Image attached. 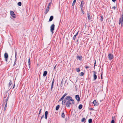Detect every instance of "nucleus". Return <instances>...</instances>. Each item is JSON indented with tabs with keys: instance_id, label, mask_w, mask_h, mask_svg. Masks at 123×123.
<instances>
[{
	"instance_id": "1",
	"label": "nucleus",
	"mask_w": 123,
	"mask_h": 123,
	"mask_svg": "<svg viewBox=\"0 0 123 123\" xmlns=\"http://www.w3.org/2000/svg\"><path fill=\"white\" fill-rule=\"evenodd\" d=\"M66 102V106L67 107H69L70 106V105L73 104L74 103V101L72 99L71 97L70 96H68L66 97L64 100L62 101V104L64 105Z\"/></svg>"
},
{
	"instance_id": "2",
	"label": "nucleus",
	"mask_w": 123,
	"mask_h": 123,
	"mask_svg": "<svg viewBox=\"0 0 123 123\" xmlns=\"http://www.w3.org/2000/svg\"><path fill=\"white\" fill-rule=\"evenodd\" d=\"M8 99V97H7V98L6 99H4L3 100V104L4 105V103H6V104L5 105V106L4 108V111H5L6 110V107H7V101Z\"/></svg>"
},
{
	"instance_id": "3",
	"label": "nucleus",
	"mask_w": 123,
	"mask_h": 123,
	"mask_svg": "<svg viewBox=\"0 0 123 123\" xmlns=\"http://www.w3.org/2000/svg\"><path fill=\"white\" fill-rule=\"evenodd\" d=\"M121 23V26H122L123 24V15H122L121 18H119V24L120 25Z\"/></svg>"
},
{
	"instance_id": "4",
	"label": "nucleus",
	"mask_w": 123,
	"mask_h": 123,
	"mask_svg": "<svg viewBox=\"0 0 123 123\" xmlns=\"http://www.w3.org/2000/svg\"><path fill=\"white\" fill-rule=\"evenodd\" d=\"M55 25L53 24H52L50 27V31L52 33L54 32V31L55 30Z\"/></svg>"
},
{
	"instance_id": "5",
	"label": "nucleus",
	"mask_w": 123,
	"mask_h": 123,
	"mask_svg": "<svg viewBox=\"0 0 123 123\" xmlns=\"http://www.w3.org/2000/svg\"><path fill=\"white\" fill-rule=\"evenodd\" d=\"M4 57L6 62H7L8 60V54L6 53H5L4 55Z\"/></svg>"
},
{
	"instance_id": "6",
	"label": "nucleus",
	"mask_w": 123,
	"mask_h": 123,
	"mask_svg": "<svg viewBox=\"0 0 123 123\" xmlns=\"http://www.w3.org/2000/svg\"><path fill=\"white\" fill-rule=\"evenodd\" d=\"M93 79L94 80H95L97 78V76L96 75V72L95 71H93Z\"/></svg>"
},
{
	"instance_id": "7",
	"label": "nucleus",
	"mask_w": 123,
	"mask_h": 123,
	"mask_svg": "<svg viewBox=\"0 0 123 123\" xmlns=\"http://www.w3.org/2000/svg\"><path fill=\"white\" fill-rule=\"evenodd\" d=\"M108 57L109 60H111L113 58V55L110 54H108Z\"/></svg>"
},
{
	"instance_id": "8",
	"label": "nucleus",
	"mask_w": 123,
	"mask_h": 123,
	"mask_svg": "<svg viewBox=\"0 0 123 123\" xmlns=\"http://www.w3.org/2000/svg\"><path fill=\"white\" fill-rule=\"evenodd\" d=\"M10 15L14 18H15L16 17L15 15L14 12L12 11H11L10 12Z\"/></svg>"
},
{
	"instance_id": "9",
	"label": "nucleus",
	"mask_w": 123,
	"mask_h": 123,
	"mask_svg": "<svg viewBox=\"0 0 123 123\" xmlns=\"http://www.w3.org/2000/svg\"><path fill=\"white\" fill-rule=\"evenodd\" d=\"M67 95V93H66L64 95L62 96V98L59 99V101H60L62 100L64 97Z\"/></svg>"
},
{
	"instance_id": "10",
	"label": "nucleus",
	"mask_w": 123,
	"mask_h": 123,
	"mask_svg": "<svg viewBox=\"0 0 123 123\" xmlns=\"http://www.w3.org/2000/svg\"><path fill=\"white\" fill-rule=\"evenodd\" d=\"M15 62H14V65H13L14 66L15 65V64L16 63V62L17 61V58L16 57L17 52L16 51H15Z\"/></svg>"
},
{
	"instance_id": "11",
	"label": "nucleus",
	"mask_w": 123,
	"mask_h": 123,
	"mask_svg": "<svg viewBox=\"0 0 123 123\" xmlns=\"http://www.w3.org/2000/svg\"><path fill=\"white\" fill-rule=\"evenodd\" d=\"M75 98L76 100L78 101L80 100V98L79 95H76L75 96Z\"/></svg>"
},
{
	"instance_id": "12",
	"label": "nucleus",
	"mask_w": 123,
	"mask_h": 123,
	"mask_svg": "<svg viewBox=\"0 0 123 123\" xmlns=\"http://www.w3.org/2000/svg\"><path fill=\"white\" fill-rule=\"evenodd\" d=\"M84 5V2L83 1H82L81 3V5H80V8L81 10H82V9H83V6Z\"/></svg>"
},
{
	"instance_id": "13",
	"label": "nucleus",
	"mask_w": 123,
	"mask_h": 123,
	"mask_svg": "<svg viewBox=\"0 0 123 123\" xmlns=\"http://www.w3.org/2000/svg\"><path fill=\"white\" fill-rule=\"evenodd\" d=\"M49 10V6L46 9L44 13L45 14H47V13L48 12Z\"/></svg>"
},
{
	"instance_id": "14",
	"label": "nucleus",
	"mask_w": 123,
	"mask_h": 123,
	"mask_svg": "<svg viewBox=\"0 0 123 123\" xmlns=\"http://www.w3.org/2000/svg\"><path fill=\"white\" fill-rule=\"evenodd\" d=\"M93 103L94 106H97L98 105V104L97 103L96 101L94 100L93 101Z\"/></svg>"
},
{
	"instance_id": "15",
	"label": "nucleus",
	"mask_w": 123,
	"mask_h": 123,
	"mask_svg": "<svg viewBox=\"0 0 123 123\" xmlns=\"http://www.w3.org/2000/svg\"><path fill=\"white\" fill-rule=\"evenodd\" d=\"M90 13H87V18L89 20H90L91 19V17L90 16Z\"/></svg>"
},
{
	"instance_id": "16",
	"label": "nucleus",
	"mask_w": 123,
	"mask_h": 123,
	"mask_svg": "<svg viewBox=\"0 0 123 123\" xmlns=\"http://www.w3.org/2000/svg\"><path fill=\"white\" fill-rule=\"evenodd\" d=\"M77 58L79 59L81 61L82 59V57L81 56H77Z\"/></svg>"
},
{
	"instance_id": "17",
	"label": "nucleus",
	"mask_w": 123,
	"mask_h": 123,
	"mask_svg": "<svg viewBox=\"0 0 123 123\" xmlns=\"http://www.w3.org/2000/svg\"><path fill=\"white\" fill-rule=\"evenodd\" d=\"M48 112L47 111H46L45 112V118L47 119V117Z\"/></svg>"
},
{
	"instance_id": "18",
	"label": "nucleus",
	"mask_w": 123,
	"mask_h": 123,
	"mask_svg": "<svg viewBox=\"0 0 123 123\" xmlns=\"http://www.w3.org/2000/svg\"><path fill=\"white\" fill-rule=\"evenodd\" d=\"M53 18V16H51L50 17L49 19V21H51Z\"/></svg>"
},
{
	"instance_id": "19",
	"label": "nucleus",
	"mask_w": 123,
	"mask_h": 123,
	"mask_svg": "<svg viewBox=\"0 0 123 123\" xmlns=\"http://www.w3.org/2000/svg\"><path fill=\"white\" fill-rule=\"evenodd\" d=\"M47 72L46 71H45L44 72L43 75L44 76H45L47 74Z\"/></svg>"
},
{
	"instance_id": "20",
	"label": "nucleus",
	"mask_w": 123,
	"mask_h": 123,
	"mask_svg": "<svg viewBox=\"0 0 123 123\" xmlns=\"http://www.w3.org/2000/svg\"><path fill=\"white\" fill-rule=\"evenodd\" d=\"M12 84V82L10 80H9V82L8 85V86L9 87H10L11 85Z\"/></svg>"
},
{
	"instance_id": "21",
	"label": "nucleus",
	"mask_w": 123,
	"mask_h": 123,
	"mask_svg": "<svg viewBox=\"0 0 123 123\" xmlns=\"http://www.w3.org/2000/svg\"><path fill=\"white\" fill-rule=\"evenodd\" d=\"M78 32L76 33V34L75 35H74V37H73V39L74 40L76 38V36L77 35H78Z\"/></svg>"
},
{
	"instance_id": "22",
	"label": "nucleus",
	"mask_w": 123,
	"mask_h": 123,
	"mask_svg": "<svg viewBox=\"0 0 123 123\" xmlns=\"http://www.w3.org/2000/svg\"><path fill=\"white\" fill-rule=\"evenodd\" d=\"M28 63L29 64V67H30V59L29 58L28 59Z\"/></svg>"
},
{
	"instance_id": "23",
	"label": "nucleus",
	"mask_w": 123,
	"mask_h": 123,
	"mask_svg": "<svg viewBox=\"0 0 123 123\" xmlns=\"http://www.w3.org/2000/svg\"><path fill=\"white\" fill-rule=\"evenodd\" d=\"M61 116L63 118H65V114L63 112L62 113V114L61 115Z\"/></svg>"
},
{
	"instance_id": "24",
	"label": "nucleus",
	"mask_w": 123,
	"mask_h": 123,
	"mask_svg": "<svg viewBox=\"0 0 123 123\" xmlns=\"http://www.w3.org/2000/svg\"><path fill=\"white\" fill-rule=\"evenodd\" d=\"M60 106L59 105H57L56 107V110H58Z\"/></svg>"
},
{
	"instance_id": "25",
	"label": "nucleus",
	"mask_w": 123,
	"mask_h": 123,
	"mask_svg": "<svg viewBox=\"0 0 123 123\" xmlns=\"http://www.w3.org/2000/svg\"><path fill=\"white\" fill-rule=\"evenodd\" d=\"M82 106L81 105H80L79 106V109L80 110L82 108Z\"/></svg>"
},
{
	"instance_id": "26",
	"label": "nucleus",
	"mask_w": 123,
	"mask_h": 123,
	"mask_svg": "<svg viewBox=\"0 0 123 123\" xmlns=\"http://www.w3.org/2000/svg\"><path fill=\"white\" fill-rule=\"evenodd\" d=\"M76 0H74L72 5L73 6H74V5L75 3L76 2Z\"/></svg>"
},
{
	"instance_id": "27",
	"label": "nucleus",
	"mask_w": 123,
	"mask_h": 123,
	"mask_svg": "<svg viewBox=\"0 0 123 123\" xmlns=\"http://www.w3.org/2000/svg\"><path fill=\"white\" fill-rule=\"evenodd\" d=\"M92 120L91 119H90L88 120V122L89 123H92Z\"/></svg>"
},
{
	"instance_id": "28",
	"label": "nucleus",
	"mask_w": 123,
	"mask_h": 123,
	"mask_svg": "<svg viewBox=\"0 0 123 123\" xmlns=\"http://www.w3.org/2000/svg\"><path fill=\"white\" fill-rule=\"evenodd\" d=\"M18 5L19 6H21L22 5L21 3L20 2H19L18 3Z\"/></svg>"
},
{
	"instance_id": "29",
	"label": "nucleus",
	"mask_w": 123,
	"mask_h": 123,
	"mask_svg": "<svg viewBox=\"0 0 123 123\" xmlns=\"http://www.w3.org/2000/svg\"><path fill=\"white\" fill-rule=\"evenodd\" d=\"M85 120V118H83L81 120V121L83 122H84Z\"/></svg>"
},
{
	"instance_id": "30",
	"label": "nucleus",
	"mask_w": 123,
	"mask_h": 123,
	"mask_svg": "<svg viewBox=\"0 0 123 123\" xmlns=\"http://www.w3.org/2000/svg\"><path fill=\"white\" fill-rule=\"evenodd\" d=\"M76 70L77 72H79L80 71V70L79 68H77L76 69Z\"/></svg>"
},
{
	"instance_id": "31",
	"label": "nucleus",
	"mask_w": 123,
	"mask_h": 123,
	"mask_svg": "<svg viewBox=\"0 0 123 123\" xmlns=\"http://www.w3.org/2000/svg\"><path fill=\"white\" fill-rule=\"evenodd\" d=\"M103 19V18L102 15L100 19L101 20V21H102Z\"/></svg>"
},
{
	"instance_id": "32",
	"label": "nucleus",
	"mask_w": 123,
	"mask_h": 123,
	"mask_svg": "<svg viewBox=\"0 0 123 123\" xmlns=\"http://www.w3.org/2000/svg\"><path fill=\"white\" fill-rule=\"evenodd\" d=\"M84 74V73L83 72H81L80 73V76H83Z\"/></svg>"
},
{
	"instance_id": "33",
	"label": "nucleus",
	"mask_w": 123,
	"mask_h": 123,
	"mask_svg": "<svg viewBox=\"0 0 123 123\" xmlns=\"http://www.w3.org/2000/svg\"><path fill=\"white\" fill-rule=\"evenodd\" d=\"M81 10V12H82V13H83V14H84V11H83V9H82V10Z\"/></svg>"
},
{
	"instance_id": "34",
	"label": "nucleus",
	"mask_w": 123,
	"mask_h": 123,
	"mask_svg": "<svg viewBox=\"0 0 123 123\" xmlns=\"http://www.w3.org/2000/svg\"><path fill=\"white\" fill-rule=\"evenodd\" d=\"M111 123H114V121L112 120L111 121Z\"/></svg>"
},
{
	"instance_id": "35",
	"label": "nucleus",
	"mask_w": 123,
	"mask_h": 123,
	"mask_svg": "<svg viewBox=\"0 0 123 123\" xmlns=\"http://www.w3.org/2000/svg\"><path fill=\"white\" fill-rule=\"evenodd\" d=\"M41 110H42V109H41L40 110V111H39V114H40V113H41Z\"/></svg>"
},
{
	"instance_id": "36",
	"label": "nucleus",
	"mask_w": 123,
	"mask_h": 123,
	"mask_svg": "<svg viewBox=\"0 0 123 123\" xmlns=\"http://www.w3.org/2000/svg\"><path fill=\"white\" fill-rule=\"evenodd\" d=\"M52 3V2H50L49 4H48V6H49V5H50V4H51Z\"/></svg>"
},
{
	"instance_id": "37",
	"label": "nucleus",
	"mask_w": 123,
	"mask_h": 123,
	"mask_svg": "<svg viewBox=\"0 0 123 123\" xmlns=\"http://www.w3.org/2000/svg\"><path fill=\"white\" fill-rule=\"evenodd\" d=\"M85 68H86V69H87V68H89L90 67H89V66H86L85 67Z\"/></svg>"
},
{
	"instance_id": "38",
	"label": "nucleus",
	"mask_w": 123,
	"mask_h": 123,
	"mask_svg": "<svg viewBox=\"0 0 123 123\" xmlns=\"http://www.w3.org/2000/svg\"><path fill=\"white\" fill-rule=\"evenodd\" d=\"M112 8L114 9H115L116 8V7L115 6H113L112 7Z\"/></svg>"
},
{
	"instance_id": "39",
	"label": "nucleus",
	"mask_w": 123,
	"mask_h": 123,
	"mask_svg": "<svg viewBox=\"0 0 123 123\" xmlns=\"http://www.w3.org/2000/svg\"><path fill=\"white\" fill-rule=\"evenodd\" d=\"M54 79H53V81H52V85L54 83Z\"/></svg>"
},
{
	"instance_id": "40",
	"label": "nucleus",
	"mask_w": 123,
	"mask_h": 123,
	"mask_svg": "<svg viewBox=\"0 0 123 123\" xmlns=\"http://www.w3.org/2000/svg\"><path fill=\"white\" fill-rule=\"evenodd\" d=\"M53 84L52 85V83L51 86V89H52L53 88Z\"/></svg>"
},
{
	"instance_id": "41",
	"label": "nucleus",
	"mask_w": 123,
	"mask_h": 123,
	"mask_svg": "<svg viewBox=\"0 0 123 123\" xmlns=\"http://www.w3.org/2000/svg\"><path fill=\"white\" fill-rule=\"evenodd\" d=\"M96 61H95V62H94V67H95V64H96Z\"/></svg>"
},
{
	"instance_id": "42",
	"label": "nucleus",
	"mask_w": 123,
	"mask_h": 123,
	"mask_svg": "<svg viewBox=\"0 0 123 123\" xmlns=\"http://www.w3.org/2000/svg\"><path fill=\"white\" fill-rule=\"evenodd\" d=\"M44 115H43L41 117V119H42L44 117Z\"/></svg>"
},
{
	"instance_id": "43",
	"label": "nucleus",
	"mask_w": 123,
	"mask_h": 123,
	"mask_svg": "<svg viewBox=\"0 0 123 123\" xmlns=\"http://www.w3.org/2000/svg\"><path fill=\"white\" fill-rule=\"evenodd\" d=\"M101 78L102 79H103V77H102V74H101Z\"/></svg>"
},
{
	"instance_id": "44",
	"label": "nucleus",
	"mask_w": 123,
	"mask_h": 123,
	"mask_svg": "<svg viewBox=\"0 0 123 123\" xmlns=\"http://www.w3.org/2000/svg\"><path fill=\"white\" fill-rule=\"evenodd\" d=\"M116 0H112V1L114 2Z\"/></svg>"
},
{
	"instance_id": "45",
	"label": "nucleus",
	"mask_w": 123,
	"mask_h": 123,
	"mask_svg": "<svg viewBox=\"0 0 123 123\" xmlns=\"http://www.w3.org/2000/svg\"><path fill=\"white\" fill-rule=\"evenodd\" d=\"M56 65L55 66V67H54V69H55V67H56Z\"/></svg>"
},
{
	"instance_id": "46",
	"label": "nucleus",
	"mask_w": 123,
	"mask_h": 123,
	"mask_svg": "<svg viewBox=\"0 0 123 123\" xmlns=\"http://www.w3.org/2000/svg\"><path fill=\"white\" fill-rule=\"evenodd\" d=\"M14 86H15V85H14V86L13 87V88H14Z\"/></svg>"
},
{
	"instance_id": "47",
	"label": "nucleus",
	"mask_w": 123,
	"mask_h": 123,
	"mask_svg": "<svg viewBox=\"0 0 123 123\" xmlns=\"http://www.w3.org/2000/svg\"><path fill=\"white\" fill-rule=\"evenodd\" d=\"M113 117H112V118L113 119Z\"/></svg>"
}]
</instances>
